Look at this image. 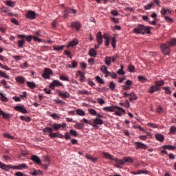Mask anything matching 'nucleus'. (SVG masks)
Returning <instances> with one entry per match:
<instances>
[{"mask_svg":"<svg viewBox=\"0 0 176 176\" xmlns=\"http://www.w3.org/2000/svg\"><path fill=\"white\" fill-rule=\"evenodd\" d=\"M176 45V38H172L170 41L160 45V49L163 54L168 55L171 53L170 47H174Z\"/></svg>","mask_w":176,"mask_h":176,"instance_id":"obj_1","label":"nucleus"},{"mask_svg":"<svg viewBox=\"0 0 176 176\" xmlns=\"http://www.w3.org/2000/svg\"><path fill=\"white\" fill-rule=\"evenodd\" d=\"M0 168L5 170V171H9L10 168H12V170H25V168H28V166L25 164H19L17 166H13L11 164L6 165L0 162Z\"/></svg>","mask_w":176,"mask_h":176,"instance_id":"obj_2","label":"nucleus"},{"mask_svg":"<svg viewBox=\"0 0 176 176\" xmlns=\"http://www.w3.org/2000/svg\"><path fill=\"white\" fill-rule=\"evenodd\" d=\"M133 32L138 35H145V34L151 33V28L144 25L139 24L133 29Z\"/></svg>","mask_w":176,"mask_h":176,"instance_id":"obj_3","label":"nucleus"},{"mask_svg":"<svg viewBox=\"0 0 176 176\" xmlns=\"http://www.w3.org/2000/svg\"><path fill=\"white\" fill-rule=\"evenodd\" d=\"M63 82H60L58 80H54L50 84V89H52V90H54L56 87H63Z\"/></svg>","mask_w":176,"mask_h":176,"instance_id":"obj_4","label":"nucleus"},{"mask_svg":"<svg viewBox=\"0 0 176 176\" xmlns=\"http://www.w3.org/2000/svg\"><path fill=\"white\" fill-rule=\"evenodd\" d=\"M101 124H104V121L99 118H96L93 119L91 126L93 127H98V125L101 126Z\"/></svg>","mask_w":176,"mask_h":176,"instance_id":"obj_5","label":"nucleus"},{"mask_svg":"<svg viewBox=\"0 0 176 176\" xmlns=\"http://www.w3.org/2000/svg\"><path fill=\"white\" fill-rule=\"evenodd\" d=\"M52 74H53V71H52V69L45 68L42 76L44 78V79H50V76Z\"/></svg>","mask_w":176,"mask_h":176,"instance_id":"obj_6","label":"nucleus"},{"mask_svg":"<svg viewBox=\"0 0 176 176\" xmlns=\"http://www.w3.org/2000/svg\"><path fill=\"white\" fill-rule=\"evenodd\" d=\"M25 17L30 20H35L36 19V14L34 11L29 10L27 12Z\"/></svg>","mask_w":176,"mask_h":176,"instance_id":"obj_7","label":"nucleus"},{"mask_svg":"<svg viewBox=\"0 0 176 176\" xmlns=\"http://www.w3.org/2000/svg\"><path fill=\"white\" fill-rule=\"evenodd\" d=\"M135 149H148V146H146V144L142 143V142H135Z\"/></svg>","mask_w":176,"mask_h":176,"instance_id":"obj_8","label":"nucleus"},{"mask_svg":"<svg viewBox=\"0 0 176 176\" xmlns=\"http://www.w3.org/2000/svg\"><path fill=\"white\" fill-rule=\"evenodd\" d=\"M71 28H74L76 31H80L82 25L79 21L72 22L70 25Z\"/></svg>","mask_w":176,"mask_h":176,"instance_id":"obj_9","label":"nucleus"},{"mask_svg":"<svg viewBox=\"0 0 176 176\" xmlns=\"http://www.w3.org/2000/svg\"><path fill=\"white\" fill-rule=\"evenodd\" d=\"M160 87H157L155 85L150 87L148 89V93L150 94H153V93H156V91H160Z\"/></svg>","mask_w":176,"mask_h":176,"instance_id":"obj_10","label":"nucleus"},{"mask_svg":"<svg viewBox=\"0 0 176 176\" xmlns=\"http://www.w3.org/2000/svg\"><path fill=\"white\" fill-rule=\"evenodd\" d=\"M68 13H72L73 14H75V13H76V10L74 9L66 8L63 15L64 19H67L68 17Z\"/></svg>","mask_w":176,"mask_h":176,"instance_id":"obj_11","label":"nucleus"},{"mask_svg":"<svg viewBox=\"0 0 176 176\" xmlns=\"http://www.w3.org/2000/svg\"><path fill=\"white\" fill-rule=\"evenodd\" d=\"M115 109L118 110L116 111V115H117V116H122V113H123L124 115V113H126V111H124V109H123L122 108L116 106Z\"/></svg>","mask_w":176,"mask_h":176,"instance_id":"obj_12","label":"nucleus"},{"mask_svg":"<svg viewBox=\"0 0 176 176\" xmlns=\"http://www.w3.org/2000/svg\"><path fill=\"white\" fill-rule=\"evenodd\" d=\"M58 138H65L67 140H71V135H69V133L68 132L65 133V135H63L58 132Z\"/></svg>","mask_w":176,"mask_h":176,"instance_id":"obj_13","label":"nucleus"},{"mask_svg":"<svg viewBox=\"0 0 176 176\" xmlns=\"http://www.w3.org/2000/svg\"><path fill=\"white\" fill-rule=\"evenodd\" d=\"M102 38H104L101 32H98L96 34V40L98 45H102Z\"/></svg>","mask_w":176,"mask_h":176,"instance_id":"obj_14","label":"nucleus"},{"mask_svg":"<svg viewBox=\"0 0 176 176\" xmlns=\"http://www.w3.org/2000/svg\"><path fill=\"white\" fill-rule=\"evenodd\" d=\"M173 12L170 9L162 8L161 10V14L162 17H165L167 14H171Z\"/></svg>","mask_w":176,"mask_h":176,"instance_id":"obj_15","label":"nucleus"},{"mask_svg":"<svg viewBox=\"0 0 176 176\" xmlns=\"http://www.w3.org/2000/svg\"><path fill=\"white\" fill-rule=\"evenodd\" d=\"M133 85V82L130 80H127L125 85L122 86V89L123 90H130L131 87L130 86H131Z\"/></svg>","mask_w":176,"mask_h":176,"instance_id":"obj_16","label":"nucleus"},{"mask_svg":"<svg viewBox=\"0 0 176 176\" xmlns=\"http://www.w3.org/2000/svg\"><path fill=\"white\" fill-rule=\"evenodd\" d=\"M15 111H18L19 112H21V113H28L27 109L24 108V106H16L15 107Z\"/></svg>","mask_w":176,"mask_h":176,"instance_id":"obj_17","label":"nucleus"},{"mask_svg":"<svg viewBox=\"0 0 176 176\" xmlns=\"http://www.w3.org/2000/svg\"><path fill=\"white\" fill-rule=\"evenodd\" d=\"M100 70L102 72H103L104 74H105V77L108 78L109 76V72L108 71V67L105 65H102L100 67Z\"/></svg>","mask_w":176,"mask_h":176,"instance_id":"obj_18","label":"nucleus"},{"mask_svg":"<svg viewBox=\"0 0 176 176\" xmlns=\"http://www.w3.org/2000/svg\"><path fill=\"white\" fill-rule=\"evenodd\" d=\"M58 96L61 97V98H69V93L65 91L63 92L61 91H59L58 93Z\"/></svg>","mask_w":176,"mask_h":176,"instance_id":"obj_19","label":"nucleus"},{"mask_svg":"<svg viewBox=\"0 0 176 176\" xmlns=\"http://www.w3.org/2000/svg\"><path fill=\"white\" fill-rule=\"evenodd\" d=\"M31 160H32L33 162H34V163H36V164H41V158H39V157L36 156V155H32L31 157Z\"/></svg>","mask_w":176,"mask_h":176,"instance_id":"obj_20","label":"nucleus"},{"mask_svg":"<svg viewBox=\"0 0 176 176\" xmlns=\"http://www.w3.org/2000/svg\"><path fill=\"white\" fill-rule=\"evenodd\" d=\"M77 76H80V82H85V73L80 72V71H77Z\"/></svg>","mask_w":176,"mask_h":176,"instance_id":"obj_21","label":"nucleus"},{"mask_svg":"<svg viewBox=\"0 0 176 176\" xmlns=\"http://www.w3.org/2000/svg\"><path fill=\"white\" fill-rule=\"evenodd\" d=\"M103 38L105 39V41H104L105 46H109V41H110L109 35H108V34L107 33H104L103 34Z\"/></svg>","mask_w":176,"mask_h":176,"instance_id":"obj_22","label":"nucleus"},{"mask_svg":"<svg viewBox=\"0 0 176 176\" xmlns=\"http://www.w3.org/2000/svg\"><path fill=\"white\" fill-rule=\"evenodd\" d=\"M102 156L104 157H106V159H108L109 160H114L113 155H111L109 153H103Z\"/></svg>","mask_w":176,"mask_h":176,"instance_id":"obj_23","label":"nucleus"},{"mask_svg":"<svg viewBox=\"0 0 176 176\" xmlns=\"http://www.w3.org/2000/svg\"><path fill=\"white\" fill-rule=\"evenodd\" d=\"M79 42L78 40H73L69 43V44L67 45V47H74V46H76Z\"/></svg>","mask_w":176,"mask_h":176,"instance_id":"obj_24","label":"nucleus"},{"mask_svg":"<svg viewBox=\"0 0 176 176\" xmlns=\"http://www.w3.org/2000/svg\"><path fill=\"white\" fill-rule=\"evenodd\" d=\"M115 109L116 108L113 106L103 108V111H105L106 112H115Z\"/></svg>","mask_w":176,"mask_h":176,"instance_id":"obj_25","label":"nucleus"},{"mask_svg":"<svg viewBox=\"0 0 176 176\" xmlns=\"http://www.w3.org/2000/svg\"><path fill=\"white\" fill-rule=\"evenodd\" d=\"M104 63H105L106 65H108V67H109V65H111V63H112V57L106 56L104 58Z\"/></svg>","mask_w":176,"mask_h":176,"instance_id":"obj_26","label":"nucleus"},{"mask_svg":"<svg viewBox=\"0 0 176 176\" xmlns=\"http://www.w3.org/2000/svg\"><path fill=\"white\" fill-rule=\"evenodd\" d=\"M89 54L91 57H96L97 56V51L94 48H91L89 51Z\"/></svg>","mask_w":176,"mask_h":176,"instance_id":"obj_27","label":"nucleus"},{"mask_svg":"<svg viewBox=\"0 0 176 176\" xmlns=\"http://www.w3.org/2000/svg\"><path fill=\"white\" fill-rule=\"evenodd\" d=\"M43 133L45 134H51V133H53V129L52 127H46L43 129Z\"/></svg>","mask_w":176,"mask_h":176,"instance_id":"obj_28","label":"nucleus"},{"mask_svg":"<svg viewBox=\"0 0 176 176\" xmlns=\"http://www.w3.org/2000/svg\"><path fill=\"white\" fill-rule=\"evenodd\" d=\"M138 97H137V95L134 93L129 94V101H135V100H138Z\"/></svg>","mask_w":176,"mask_h":176,"instance_id":"obj_29","label":"nucleus"},{"mask_svg":"<svg viewBox=\"0 0 176 176\" xmlns=\"http://www.w3.org/2000/svg\"><path fill=\"white\" fill-rule=\"evenodd\" d=\"M52 127L55 130V131H58V130L61 129V124L54 123L52 125Z\"/></svg>","mask_w":176,"mask_h":176,"instance_id":"obj_30","label":"nucleus"},{"mask_svg":"<svg viewBox=\"0 0 176 176\" xmlns=\"http://www.w3.org/2000/svg\"><path fill=\"white\" fill-rule=\"evenodd\" d=\"M155 85L157 87H162V86L164 85V80H160L155 82Z\"/></svg>","mask_w":176,"mask_h":176,"instance_id":"obj_31","label":"nucleus"},{"mask_svg":"<svg viewBox=\"0 0 176 176\" xmlns=\"http://www.w3.org/2000/svg\"><path fill=\"white\" fill-rule=\"evenodd\" d=\"M65 47V45H55L53 47V49L56 52H60V50H63Z\"/></svg>","mask_w":176,"mask_h":176,"instance_id":"obj_32","label":"nucleus"},{"mask_svg":"<svg viewBox=\"0 0 176 176\" xmlns=\"http://www.w3.org/2000/svg\"><path fill=\"white\" fill-rule=\"evenodd\" d=\"M74 127L77 129V130H82V129L85 127V124L76 122Z\"/></svg>","mask_w":176,"mask_h":176,"instance_id":"obj_33","label":"nucleus"},{"mask_svg":"<svg viewBox=\"0 0 176 176\" xmlns=\"http://www.w3.org/2000/svg\"><path fill=\"white\" fill-rule=\"evenodd\" d=\"M155 138L157 141H160V142H163V141H164V136L159 133L155 135Z\"/></svg>","mask_w":176,"mask_h":176,"instance_id":"obj_34","label":"nucleus"},{"mask_svg":"<svg viewBox=\"0 0 176 176\" xmlns=\"http://www.w3.org/2000/svg\"><path fill=\"white\" fill-rule=\"evenodd\" d=\"M0 116H3V119H9V118H10L9 114L3 112L2 110H0Z\"/></svg>","mask_w":176,"mask_h":176,"instance_id":"obj_35","label":"nucleus"},{"mask_svg":"<svg viewBox=\"0 0 176 176\" xmlns=\"http://www.w3.org/2000/svg\"><path fill=\"white\" fill-rule=\"evenodd\" d=\"M76 112L78 116H86V113H85V111L82 109H77L76 110Z\"/></svg>","mask_w":176,"mask_h":176,"instance_id":"obj_36","label":"nucleus"},{"mask_svg":"<svg viewBox=\"0 0 176 176\" xmlns=\"http://www.w3.org/2000/svg\"><path fill=\"white\" fill-rule=\"evenodd\" d=\"M163 149H168L169 151H174L175 149V146L171 145H164L162 146Z\"/></svg>","mask_w":176,"mask_h":176,"instance_id":"obj_37","label":"nucleus"},{"mask_svg":"<svg viewBox=\"0 0 176 176\" xmlns=\"http://www.w3.org/2000/svg\"><path fill=\"white\" fill-rule=\"evenodd\" d=\"M124 163H133L134 161L131 157H124Z\"/></svg>","mask_w":176,"mask_h":176,"instance_id":"obj_38","label":"nucleus"},{"mask_svg":"<svg viewBox=\"0 0 176 176\" xmlns=\"http://www.w3.org/2000/svg\"><path fill=\"white\" fill-rule=\"evenodd\" d=\"M162 89L165 90V94L170 95L171 94V90L170 89V87H162Z\"/></svg>","mask_w":176,"mask_h":176,"instance_id":"obj_39","label":"nucleus"},{"mask_svg":"<svg viewBox=\"0 0 176 176\" xmlns=\"http://www.w3.org/2000/svg\"><path fill=\"white\" fill-rule=\"evenodd\" d=\"M114 162H116V163H118V164H120V166H123V164H124V160H119L118 158L115 157L114 158Z\"/></svg>","mask_w":176,"mask_h":176,"instance_id":"obj_40","label":"nucleus"},{"mask_svg":"<svg viewBox=\"0 0 176 176\" xmlns=\"http://www.w3.org/2000/svg\"><path fill=\"white\" fill-rule=\"evenodd\" d=\"M86 159H87L88 160H90L91 162H94V163H96V162H97V158H94L91 155H87Z\"/></svg>","mask_w":176,"mask_h":176,"instance_id":"obj_41","label":"nucleus"},{"mask_svg":"<svg viewBox=\"0 0 176 176\" xmlns=\"http://www.w3.org/2000/svg\"><path fill=\"white\" fill-rule=\"evenodd\" d=\"M20 119L23 122H30L31 120V118L23 116H20Z\"/></svg>","mask_w":176,"mask_h":176,"instance_id":"obj_42","label":"nucleus"},{"mask_svg":"<svg viewBox=\"0 0 176 176\" xmlns=\"http://www.w3.org/2000/svg\"><path fill=\"white\" fill-rule=\"evenodd\" d=\"M0 76H1V78H5V79H10V77L6 74V73L2 72V71H0Z\"/></svg>","mask_w":176,"mask_h":176,"instance_id":"obj_43","label":"nucleus"},{"mask_svg":"<svg viewBox=\"0 0 176 176\" xmlns=\"http://www.w3.org/2000/svg\"><path fill=\"white\" fill-rule=\"evenodd\" d=\"M16 80L19 82V83H24V82H25V79H24L22 76L16 77Z\"/></svg>","mask_w":176,"mask_h":176,"instance_id":"obj_44","label":"nucleus"},{"mask_svg":"<svg viewBox=\"0 0 176 176\" xmlns=\"http://www.w3.org/2000/svg\"><path fill=\"white\" fill-rule=\"evenodd\" d=\"M25 44V41L24 39L18 41V47H23Z\"/></svg>","mask_w":176,"mask_h":176,"instance_id":"obj_45","label":"nucleus"},{"mask_svg":"<svg viewBox=\"0 0 176 176\" xmlns=\"http://www.w3.org/2000/svg\"><path fill=\"white\" fill-rule=\"evenodd\" d=\"M27 86H28V87H30V89H34V87H36V85L35 82H30L28 81L26 83Z\"/></svg>","mask_w":176,"mask_h":176,"instance_id":"obj_46","label":"nucleus"},{"mask_svg":"<svg viewBox=\"0 0 176 176\" xmlns=\"http://www.w3.org/2000/svg\"><path fill=\"white\" fill-rule=\"evenodd\" d=\"M45 162H46V164L44 165V169L45 170H47L48 167H49V164L50 163V160H49V157H46L45 159Z\"/></svg>","mask_w":176,"mask_h":176,"instance_id":"obj_47","label":"nucleus"},{"mask_svg":"<svg viewBox=\"0 0 176 176\" xmlns=\"http://www.w3.org/2000/svg\"><path fill=\"white\" fill-rule=\"evenodd\" d=\"M0 100L1 101H4L5 102H7L8 101V98L3 95V94L0 93Z\"/></svg>","mask_w":176,"mask_h":176,"instance_id":"obj_48","label":"nucleus"},{"mask_svg":"<svg viewBox=\"0 0 176 176\" xmlns=\"http://www.w3.org/2000/svg\"><path fill=\"white\" fill-rule=\"evenodd\" d=\"M128 69L129 72H135V67L131 64L128 66Z\"/></svg>","mask_w":176,"mask_h":176,"instance_id":"obj_49","label":"nucleus"},{"mask_svg":"<svg viewBox=\"0 0 176 176\" xmlns=\"http://www.w3.org/2000/svg\"><path fill=\"white\" fill-rule=\"evenodd\" d=\"M48 115L49 116H51V118H53V119H58L60 118L57 113L49 112Z\"/></svg>","mask_w":176,"mask_h":176,"instance_id":"obj_50","label":"nucleus"},{"mask_svg":"<svg viewBox=\"0 0 176 176\" xmlns=\"http://www.w3.org/2000/svg\"><path fill=\"white\" fill-rule=\"evenodd\" d=\"M59 78L60 80H63L65 82H69V78H68V76H60Z\"/></svg>","mask_w":176,"mask_h":176,"instance_id":"obj_51","label":"nucleus"},{"mask_svg":"<svg viewBox=\"0 0 176 176\" xmlns=\"http://www.w3.org/2000/svg\"><path fill=\"white\" fill-rule=\"evenodd\" d=\"M39 173H41V170H34L30 171V174L33 176L38 175Z\"/></svg>","mask_w":176,"mask_h":176,"instance_id":"obj_52","label":"nucleus"},{"mask_svg":"<svg viewBox=\"0 0 176 176\" xmlns=\"http://www.w3.org/2000/svg\"><path fill=\"white\" fill-rule=\"evenodd\" d=\"M69 133L71 135H73V137H78V132L74 129H71L69 131Z\"/></svg>","mask_w":176,"mask_h":176,"instance_id":"obj_53","label":"nucleus"},{"mask_svg":"<svg viewBox=\"0 0 176 176\" xmlns=\"http://www.w3.org/2000/svg\"><path fill=\"white\" fill-rule=\"evenodd\" d=\"M6 5L10 8H14V1H7Z\"/></svg>","mask_w":176,"mask_h":176,"instance_id":"obj_54","label":"nucleus"},{"mask_svg":"<svg viewBox=\"0 0 176 176\" xmlns=\"http://www.w3.org/2000/svg\"><path fill=\"white\" fill-rule=\"evenodd\" d=\"M116 87V84L113 81H111L109 84V88L111 90H115V88Z\"/></svg>","mask_w":176,"mask_h":176,"instance_id":"obj_55","label":"nucleus"},{"mask_svg":"<svg viewBox=\"0 0 176 176\" xmlns=\"http://www.w3.org/2000/svg\"><path fill=\"white\" fill-rule=\"evenodd\" d=\"M3 137H5L6 138H8V140H14V137L10 135V134L9 133H3Z\"/></svg>","mask_w":176,"mask_h":176,"instance_id":"obj_56","label":"nucleus"},{"mask_svg":"<svg viewBox=\"0 0 176 176\" xmlns=\"http://www.w3.org/2000/svg\"><path fill=\"white\" fill-rule=\"evenodd\" d=\"M88 112L91 113V115H93L94 116H96L97 111H96L94 109H89Z\"/></svg>","mask_w":176,"mask_h":176,"instance_id":"obj_57","label":"nucleus"},{"mask_svg":"<svg viewBox=\"0 0 176 176\" xmlns=\"http://www.w3.org/2000/svg\"><path fill=\"white\" fill-rule=\"evenodd\" d=\"M81 122L85 123L86 124H89V126H91V120H89L86 118H83L82 120H81Z\"/></svg>","mask_w":176,"mask_h":176,"instance_id":"obj_58","label":"nucleus"},{"mask_svg":"<svg viewBox=\"0 0 176 176\" xmlns=\"http://www.w3.org/2000/svg\"><path fill=\"white\" fill-rule=\"evenodd\" d=\"M96 79L98 83H100V85H104V80H102V78H100L99 76H97L96 77Z\"/></svg>","mask_w":176,"mask_h":176,"instance_id":"obj_59","label":"nucleus"},{"mask_svg":"<svg viewBox=\"0 0 176 176\" xmlns=\"http://www.w3.org/2000/svg\"><path fill=\"white\" fill-rule=\"evenodd\" d=\"M111 46L115 49L116 47V38L115 37H113L112 41H111Z\"/></svg>","mask_w":176,"mask_h":176,"instance_id":"obj_60","label":"nucleus"},{"mask_svg":"<svg viewBox=\"0 0 176 176\" xmlns=\"http://www.w3.org/2000/svg\"><path fill=\"white\" fill-rule=\"evenodd\" d=\"M11 23H12V24H15V25H19V21H17L16 18H12Z\"/></svg>","mask_w":176,"mask_h":176,"instance_id":"obj_61","label":"nucleus"},{"mask_svg":"<svg viewBox=\"0 0 176 176\" xmlns=\"http://www.w3.org/2000/svg\"><path fill=\"white\" fill-rule=\"evenodd\" d=\"M25 38H26V41L28 42H31V41H32L33 39V36L32 35L26 36Z\"/></svg>","mask_w":176,"mask_h":176,"instance_id":"obj_62","label":"nucleus"},{"mask_svg":"<svg viewBox=\"0 0 176 176\" xmlns=\"http://www.w3.org/2000/svg\"><path fill=\"white\" fill-rule=\"evenodd\" d=\"M170 131L173 134H175V133H176V127L175 126H170Z\"/></svg>","mask_w":176,"mask_h":176,"instance_id":"obj_63","label":"nucleus"},{"mask_svg":"<svg viewBox=\"0 0 176 176\" xmlns=\"http://www.w3.org/2000/svg\"><path fill=\"white\" fill-rule=\"evenodd\" d=\"M15 176H26L24 173L21 172H16L14 173Z\"/></svg>","mask_w":176,"mask_h":176,"instance_id":"obj_64","label":"nucleus"}]
</instances>
